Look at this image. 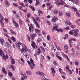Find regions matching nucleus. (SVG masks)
Segmentation results:
<instances>
[{
    "mask_svg": "<svg viewBox=\"0 0 80 80\" xmlns=\"http://www.w3.org/2000/svg\"><path fill=\"white\" fill-rule=\"evenodd\" d=\"M68 34H66L65 35L64 37L63 38V39L64 40H65L67 38H68Z\"/></svg>",
    "mask_w": 80,
    "mask_h": 80,
    "instance_id": "72a5a7b5",
    "label": "nucleus"
},
{
    "mask_svg": "<svg viewBox=\"0 0 80 80\" xmlns=\"http://www.w3.org/2000/svg\"><path fill=\"white\" fill-rule=\"evenodd\" d=\"M57 28H58V26H55V27H54L52 28V32H54V30L55 31V30H56L57 31V29H57Z\"/></svg>",
    "mask_w": 80,
    "mask_h": 80,
    "instance_id": "6ab92c4d",
    "label": "nucleus"
},
{
    "mask_svg": "<svg viewBox=\"0 0 80 80\" xmlns=\"http://www.w3.org/2000/svg\"><path fill=\"white\" fill-rule=\"evenodd\" d=\"M8 75L9 77H12V73L11 72H9Z\"/></svg>",
    "mask_w": 80,
    "mask_h": 80,
    "instance_id": "79ce46f5",
    "label": "nucleus"
},
{
    "mask_svg": "<svg viewBox=\"0 0 80 80\" xmlns=\"http://www.w3.org/2000/svg\"><path fill=\"white\" fill-rule=\"evenodd\" d=\"M56 30L57 32H63V30H62L61 28H60L59 29H57Z\"/></svg>",
    "mask_w": 80,
    "mask_h": 80,
    "instance_id": "37998d69",
    "label": "nucleus"
},
{
    "mask_svg": "<svg viewBox=\"0 0 80 80\" xmlns=\"http://www.w3.org/2000/svg\"><path fill=\"white\" fill-rule=\"evenodd\" d=\"M71 50L72 52H73V53H75V49H74V48H72L71 49Z\"/></svg>",
    "mask_w": 80,
    "mask_h": 80,
    "instance_id": "774afa93",
    "label": "nucleus"
},
{
    "mask_svg": "<svg viewBox=\"0 0 80 80\" xmlns=\"http://www.w3.org/2000/svg\"><path fill=\"white\" fill-rule=\"evenodd\" d=\"M11 68H12L13 71H15V67H14V66H13V65H11Z\"/></svg>",
    "mask_w": 80,
    "mask_h": 80,
    "instance_id": "c756f323",
    "label": "nucleus"
},
{
    "mask_svg": "<svg viewBox=\"0 0 80 80\" xmlns=\"http://www.w3.org/2000/svg\"><path fill=\"white\" fill-rule=\"evenodd\" d=\"M74 63H75V65H77V66H78V64L79 63L78 61H75Z\"/></svg>",
    "mask_w": 80,
    "mask_h": 80,
    "instance_id": "2f4dec72",
    "label": "nucleus"
},
{
    "mask_svg": "<svg viewBox=\"0 0 80 80\" xmlns=\"http://www.w3.org/2000/svg\"><path fill=\"white\" fill-rule=\"evenodd\" d=\"M19 22L21 24H22L23 23V21L22 20L19 19Z\"/></svg>",
    "mask_w": 80,
    "mask_h": 80,
    "instance_id": "e2e57ef3",
    "label": "nucleus"
},
{
    "mask_svg": "<svg viewBox=\"0 0 80 80\" xmlns=\"http://www.w3.org/2000/svg\"><path fill=\"white\" fill-rule=\"evenodd\" d=\"M2 57L3 60H4L5 61H6V60H7V59H8V55L7 54L6 55V56L5 55H3Z\"/></svg>",
    "mask_w": 80,
    "mask_h": 80,
    "instance_id": "20e7f679",
    "label": "nucleus"
},
{
    "mask_svg": "<svg viewBox=\"0 0 80 80\" xmlns=\"http://www.w3.org/2000/svg\"><path fill=\"white\" fill-rule=\"evenodd\" d=\"M80 21V19H78L76 20L75 21V22L76 23H77V24H78V23H79V22Z\"/></svg>",
    "mask_w": 80,
    "mask_h": 80,
    "instance_id": "8fccbe9b",
    "label": "nucleus"
},
{
    "mask_svg": "<svg viewBox=\"0 0 80 80\" xmlns=\"http://www.w3.org/2000/svg\"><path fill=\"white\" fill-rule=\"evenodd\" d=\"M5 47L7 48H9L10 47V43L8 42H7L5 43Z\"/></svg>",
    "mask_w": 80,
    "mask_h": 80,
    "instance_id": "aec40b11",
    "label": "nucleus"
},
{
    "mask_svg": "<svg viewBox=\"0 0 80 80\" xmlns=\"http://www.w3.org/2000/svg\"><path fill=\"white\" fill-rule=\"evenodd\" d=\"M69 34H70V35H72L73 34V32L72 31H70L69 32Z\"/></svg>",
    "mask_w": 80,
    "mask_h": 80,
    "instance_id": "864d4df0",
    "label": "nucleus"
},
{
    "mask_svg": "<svg viewBox=\"0 0 80 80\" xmlns=\"http://www.w3.org/2000/svg\"><path fill=\"white\" fill-rule=\"evenodd\" d=\"M42 80H48L47 78H46L44 76L42 77Z\"/></svg>",
    "mask_w": 80,
    "mask_h": 80,
    "instance_id": "c03bdc74",
    "label": "nucleus"
},
{
    "mask_svg": "<svg viewBox=\"0 0 80 80\" xmlns=\"http://www.w3.org/2000/svg\"><path fill=\"white\" fill-rule=\"evenodd\" d=\"M15 17L17 18L18 19H20V16H19V15L16 14L15 15Z\"/></svg>",
    "mask_w": 80,
    "mask_h": 80,
    "instance_id": "c85d7f7f",
    "label": "nucleus"
},
{
    "mask_svg": "<svg viewBox=\"0 0 80 80\" xmlns=\"http://www.w3.org/2000/svg\"><path fill=\"white\" fill-rule=\"evenodd\" d=\"M31 46L32 47V48L33 49H35V45H36L35 44V43L33 41L31 44Z\"/></svg>",
    "mask_w": 80,
    "mask_h": 80,
    "instance_id": "6e6552de",
    "label": "nucleus"
},
{
    "mask_svg": "<svg viewBox=\"0 0 80 80\" xmlns=\"http://www.w3.org/2000/svg\"><path fill=\"white\" fill-rule=\"evenodd\" d=\"M2 29L5 33H6V32H7V30L6 29H5L4 28H3Z\"/></svg>",
    "mask_w": 80,
    "mask_h": 80,
    "instance_id": "69168bd1",
    "label": "nucleus"
},
{
    "mask_svg": "<svg viewBox=\"0 0 80 80\" xmlns=\"http://www.w3.org/2000/svg\"><path fill=\"white\" fill-rule=\"evenodd\" d=\"M4 20L6 23H8V18H5L4 19Z\"/></svg>",
    "mask_w": 80,
    "mask_h": 80,
    "instance_id": "680f3d73",
    "label": "nucleus"
},
{
    "mask_svg": "<svg viewBox=\"0 0 80 80\" xmlns=\"http://www.w3.org/2000/svg\"><path fill=\"white\" fill-rule=\"evenodd\" d=\"M0 42L1 43L2 45H3L5 44V41L2 38H0Z\"/></svg>",
    "mask_w": 80,
    "mask_h": 80,
    "instance_id": "f8f14e48",
    "label": "nucleus"
},
{
    "mask_svg": "<svg viewBox=\"0 0 80 80\" xmlns=\"http://www.w3.org/2000/svg\"><path fill=\"white\" fill-rule=\"evenodd\" d=\"M11 62L12 64L13 65H14L15 63V59H11Z\"/></svg>",
    "mask_w": 80,
    "mask_h": 80,
    "instance_id": "a878e982",
    "label": "nucleus"
},
{
    "mask_svg": "<svg viewBox=\"0 0 80 80\" xmlns=\"http://www.w3.org/2000/svg\"><path fill=\"white\" fill-rule=\"evenodd\" d=\"M40 4V2H39V1L38 0H36V2L35 4L36 6H37L38 5Z\"/></svg>",
    "mask_w": 80,
    "mask_h": 80,
    "instance_id": "393cba45",
    "label": "nucleus"
},
{
    "mask_svg": "<svg viewBox=\"0 0 80 80\" xmlns=\"http://www.w3.org/2000/svg\"><path fill=\"white\" fill-rule=\"evenodd\" d=\"M55 47L57 49H58V50H60V51H61V49L59 47H58H58H57V45H55Z\"/></svg>",
    "mask_w": 80,
    "mask_h": 80,
    "instance_id": "e433bc0d",
    "label": "nucleus"
},
{
    "mask_svg": "<svg viewBox=\"0 0 80 80\" xmlns=\"http://www.w3.org/2000/svg\"><path fill=\"white\" fill-rule=\"evenodd\" d=\"M38 51L37 52V55H39L40 53H42V52L41 51V50H40V49L39 48H38Z\"/></svg>",
    "mask_w": 80,
    "mask_h": 80,
    "instance_id": "f3484780",
    "label": "nucleus"
},
{
    "mask_svg": "<svg viewBox=\"0 0 80 80\" xmlns=\"http://www.w3.org/2000/svg\"><path fill=\"white\" fill-rule=\"evenodd\" d=\"M30 36L32 38V40H34V36L36 37V34L35 33H34L32 34H31Z\"/></svg>",
    "mask_w": 80,
    "mask_h": 80,
    "instance_id": "1a4fd4ad",
    "label": "nucleus"
},
{
    "mask_svg": "<svg viewBox=\"0 0 80 80\" xmlns=\"http://www.w3.org/2000/svg\"><path fill=\"white\" fill-rule=\"evenodd\" d=\"M28 2L30 4H31V3H32V2H33L32 0H28Z\"/></svg>",
    "mask_w": 80,
    "mask_h": 80,
    "instance_id": "6e6d98bb",
    "label": "nucleus"
},
{
    "mask_svg": "<svg viewBox=\"0 0 80 80\" xmlns=\"http://www.w3.org/2000/svg\"><path fill=\"white\" fill-rule=\"evenodd\" d=\"M73 34H74V36L75 37H77V35H78V32H79V30L78 29H74L73 30Z\"/></svg>",
    "mask_w": 80,
    "mask_h": 80,
    "instance_id": "f257e3e1",
    "label": "nucleus"
},
{
    "mask_svg": "<svg viewBox=\"0 0 80 80\" xmlns=\"http://www.w3.org/2000/svg\"><path fill=\"white\" fill-rule=\"evenodd\" d=\"M66 15H67V16L68 17H71V15H70V14L69 13H68V12H66Z\"/></svg>",
    "mask_w": 80,
    "mask_h": 80,
    "instance_id": "4c0bfd02",
    "label": "nucleus"
},
{
    "mask_svg": "<svg viewBox=\"0 0 80 80\" xmlns=\"http://www.w3.org/2000/svg\"><path fill=\"white\" fill-rule=\"evenodd\" d=\"M3 55V51H2V50L0 49V56H2Z\"/></svg>",
    "mask_w": 80,
    "mask_h": 80,
    "instance_id": "ea45409f",
    "label": "nucleus"
},
{
    "mask_svg": "<svg viewBox=\"0 0 80 80\" xmlns=\"http://www.w3.org/2000/svg\"><path fill=\"white\" fill-rule=\"evenodd\" d=\"M59 55V54H58L56 53V57L59 59V60H60V61H62V58L58 56Z\"/></svg>",
    "mask_w": 80,
    "mask_h": 80,
    "instance_id": "dca6fc26",
    "label": "nucleus"
},
{
    "mask_svg": "<svg viewBox=\"0 0 80 80\" xmlns=\"http://www.w3.org/2000/svg\"><path fill=\"white\" fill-rule=\"evenodd\" d=\"M21 52L22 53L25 52V48H22L21 50Z\"/></svg>",
    "mask_w": 80,
    "mask_h": 80,
    "instance_id": "58836bf2",
    "label": "nucleus"
},
{
    "mask_svg": "<svg viewBox=\"0 0 80 80\" xmlns=\"http://www.w3.org/2000/svg\"><path fill=\"white\" fill-rule=\"evenodd\" d=\"M23 78H24V79H27V76H23Z\"/></svg>",
    "mask_w": 80,
    "mask_h": 80,
    "instance_id": "338daca9",
    "label": "nucleus"
},
{
    "mask_svg": "<svg viewBox=\"0 0 80 80\" xmlns=\"http://www.w3.org/2000/svg\"><path fill=\"white\" fill-rule=\"evenodd\" d=\"M41 57L42 59H43V60H45V57L42 55H41Z\"/></svg>",
    "mask_w": 80,
    "mask_h": 80,
    "instance_id": "bf43d9fd",
    "label": "nucleus"
},
{
    "mask_svg": "<svg viewBox=\"0 0 80 80\" xmlns=\"http://www.w3.org/2000/svg\"><path fill=\"white\" fill-rule=\"evenodd\" d=\"M29 7H30V8L32 10V11H35V8H34V7H33V6L32 7V6L30 5Z\"/></svg>",
    "mask_w": 80,
    "mask_h": 80,
    "instance_id": "bb28decb",
    "label": "nucleus"
},
{
    "mask_svg": "<svg viewBox=\"0 0 80 80\" xmlns=\"http://www.w3.org/2000/svg\"><path fill=\"white\" fill-rule=\"evenodd\" d=\"M18 45H23V43H21L20 42H18Z\"/></svg>",
    "mask_w": 80,
    "mask_h": 80,
    "instance_id": "052dcab7",
    "label": "nucleus"
},
{
    "mask_svg": "<svg viewBox=\"0 0 80 80\" xmlns=\"http://www.w3.org/2000/svg\"><path fill=\"white\" fill-rule=\"evenodd\" d=\"M65 23L66 25H72V23L70 21H65Z\"/></svg>",
    "mask_w": 80,
    "mask_h": 80,
    "instance_id": "9d476101",
    "label": "nucleus"
},
{
    "mask_svg": "<svg viewBox=\"0 0 80 80\" xmlns=\"http://www.w3.org/2000/svg\"><path fill=\"white\" fill-rule=\"evenodd\" d=\"M61 2L60 3L59 2H58L56 4L58 6H60V5H63V0H61Z\"/></svg>",
    "mask_w": 80,
    "mask_h": 80,
    "instance_id": "423d86ee",
    "label": "nucleus"
},
{
    "mask_svg": "<svg viewBox=\"0 0 80 80\" xmlns=\"http://www.w3.org/2000/svg\"><path fill=\"white\" fill-rule=\"evenodd\" d=\"M68 47L66 45H64V50H68Z\"/></svg>",
    "mask_w": 80,
    "mask_h": 80,
    "instance_id": "c9c22d12",
    "label": "nucleus"
},
{
    "mask_svg": "<svg viewBox=\"0 0 80 80\" xmlns=\"http://www.w3.org/2000/svg\"><path fill=\"white\" fill-rule=\"evenodd\" d=\"M0 19L1 20H3L4 18L1 14H0Z\"/></svg>",
    "mask_w": 80,
    "mask_h": 80,
    "instance_id": "f704fd0d",
    "label": "nucleus"
},
{
    "mask_svg": "<svg viewBox=\"0 0 80 80\" xmlns=\"http://www.w3.org/2000/svg\"><path fill=\"white\" fill-rule=\"evenodd\" d=\"M71 8H72V9H73V10H74V11L76 12H77V8H75V7H71Z\"/></svg>",
    "mask_w": 80,
    "mask_h": 80,
    "instance_id": "7c9ffc66",
    "label": "nucleus"
},
{
    "mask_svg": "<svg viewBox=\"0 0 80 80\" xmlns=\"http://www.w3.org/2000/svg\"><path fill=\"white\" fill-rule=\"evenodd\" d=\"M68 71H69V75H71V74H72V71H71L70 69L68 70Z\"/></svg>",
    "mask_w": 80,
    "mask_h": 80,
    "instance_id": "de8ad7c7",
    "label": "nucleus"
},
{
    "mask_svg": "<svg viewBox=\"0 0 80 80\" xmlns=\"http://www.w3.org/2000/svg\"><path fill=\"white\" fill-rule=\"evenodd\" d=\"M59 16L60 17H61V16L63 15V12H62L59 11Z\"/></svg>",
    "mask_w": 80,
    "mask_h": 80,
    "instance_id": "a18cd8bd",
    "label": "nucleus"
},
{
    "mask_svg": "<svg viewBox=\"0 0 80 80\" xmlns=\"http://www.w3.org/2000/svg\"><path fill=\"white\" fill-rule=\"evenodd\" d=\"M58 13V10H55L54 11V13L55 14H57Z\"/></svg>",
    "mask_w": 80,
    "mask_h": 80,
    "instance_id": "603ef678",
    "label": "nucleus"
},
{
    "mask_svg": "<svg viewBox=\"0 0 80 80\" xmlns=\"http://www.w3.org/2000/svg\"><path fill=\"white\" fill-rule=\"evenodd\" d=\"M35 16L36 21H39V22H40V18H39V17H38V16L35 14Z\"/></svg>",
    "mask_w": 80,
    "mask_h": 80,
    "instance_id": "ddd939ff",
    "label": "nucleus"
},
{
    "mask_svg": "<svg viewBox=\"0 0 80 80\" xmlns=\"http://www.w3.org/2000/svg\"><path fill=\"white\" fill-rule=\"evenodd\" d=\"M37 74L40 75H45V73L43 72H37Z\"/></svg>",
    "mask_w": 80,
    "mask_h": 80,
    "instance_id": "412c9836",
    "label": "nucleus"
},
{
    "mask_svg": "<svg viewBox=\"0 0 80 80\" xmlns=\"http://www.w3.org/2000/svg\"><path fill=\"white\" fill-rule=\"evenodd\" d=\"M66 68L67 70H69V66L68 65H66Z\"/></svg>",
    "mask_w": 80,
    "mask_h": 80,
    "instance_id": "0e129e2a",
    "label": "nucleus"
},
{
    "mask_svg": "<svg viewBox=\"0 0 80 80\" xmlns=\"http://www.w3.org/2000/svg\"><path fill=\"white\" fill-rule=\"evenodd\" d=\"M40 48H41V50H42V52H45V48L43 46H40Z\"/></svg>",
    "mask_w": 80,
    "mask_h": 80,
    "instance_id": "5701e85b",
    "label": "nucleus"
},
{
    "mask_svg": "<svg viewBox=\"0 0 80 80\" xmlns=\"http://www.w3.org/2000/svg\"><path fill=\"white\" fill-rule=\"evenodd\" d=\"M47 39L48 40H49L50 39V35H48L47 36Z\"/></svg>",
    "mask_w": 80,
    "mask_h": 80,
    "instance_id": "09e8293b",
    "label": "nucleus"
},
{
    "mask_svg": "<svg viewBox=\"0 0 80 80\" xmlns=\"http://www.w3.org/2000/svg\"><path fill=\"white\" fill-rule=\"evenodd\" d=\"M5 3H6V5H7V6H9L10 5V3L7 0H5Z\"/></svg>",
    "mask_w": 80,
    "mask_h": 80,
    "instance_id": "b1692460",
    "label": "nucleus"
},
{
    "mask_svg": "<svg viewBox=\"0 0 80 80\" xmlns=\"http://www.w3.org/2000/svg\"><path fill=\"white\" fill-rule=\"evenodd\" d=\"M2 71L3 72V73L4 74H5V75H7V72L5 71V68H2Z\"/></svg>",
    "mask_w": 80,
    "mask_h": 80,
    "instance_id": "4468645a",
    "label": "nucleus"
},
{
    "mask_svg": "<svg viewBox=\"0 0 80 80\" xmlns=\"http://www.w3.org/2000/svg\"><path fill=\"white\" fill-rule=\"evenodd\" d=\"M32 18L33 19V20L34 23H35V22H37L36 20H35V18H34V17H32Z\"/></svg>",
    "mask_w": 80,
    "mask_h": 80,
    "instance_id": "3c124183",
    "label": "nucleus"
},
{
    "mask_svg": "<svg viewBox=\"0 0 80 80\" xmlns=\"http://www.w3.org/2000/svg\"><path fill=\"white\" fill-rule=\"evenodd\" d=\"M11 40H13V41L14 42H16V40L15 39V38L13 37H12L11 38Z\"/></svg>",
    "mask_w": 80,
    "mask_h": 80,
    "instance_id": "473e14b6",
    "label": "nucleus"
},
{
    "mask_svg": "<svg viewBox=\"0 0 80 80\" xmlns=\"http://www.w3.org/2000/svg\"><path fill=\"white\" fill-rule=\"evenodd\" d=\"M22 48H25L27 47V46L25 45L24 44L22 43Z\"/></svg>",
    "mask_w": 80,
    "mask_h": 80,
    "instance_id": "4d7b16f0",
    "label": "nucleus"
},
{
    "mask_svg": "<svg viewBox=\"0 0 80 80\" xmlns=\"http://www.w3.org/2000/svg\"><path fill=\"white\" fill-rule=\"evenodd\" d=\"M13 4L14 7H18V4H16L15 2L13 3Z\"/></svg>",
    "mask_w": 80,
    "mask_h": 80,
    "instance_id": "5fc2aeb1",
    "label": "nucleus"
},
{
    "mask_svg": "<svg viewBox=\"0 0 80 80\" xmlns=\"http://www.w3.org/2000/svg\"><path fill=\"white\" fill-rule=\"evenodd\" d=\"M35 31L36 33H39V32H40V30L38 29H36L35 30Z\"/></svg>",
    "mask_w": 80,
    "mask_h": 80,
    "instance_id": "a19ab883",
    "label": "nucleus"
},
{
    "mask_svg": "<svg viewBox=\"0 0 80 80\" xmlns=\"http://www.w3.org/2000/svg\"><path fill=\"white\" fill-rule=\"evenodd\" d=\"M57 20H58V18L56 16H54L52 19V22H57Z\"/></svg>",
    "mask_w": 80,
    "mask_h": 80,
    "instance_id": "39448f33",
    "label": "nucleus"
},
{
    "mask_svg": "<svg viewBox=\"0 0 80 80\" xmlns=\"http://www.w3.org/2000/svg\"><path fill=\"white\" fill-rule=\"evenodd\" d=\"M33 28V25L31 24L30 25V26L29 27V31L30 32H32V28Z\"/></svg>",
    "mask_w": 80,
    "mask_h": 80,
    "instance_id": "a211bd4d",
    "label": "nucleus"
},
{
    "mask_svg": "<svg viewBox=\"0 0 80 80\" xmlns=\"http://www.w3.org/2000/svg\"><path fill=\"white\" fill-rule=\"evenodd\" d=\"M26 72L27 75H32V73H31V72H30V71H26Z\"/></svg>",
    "mask_w": 80,
    "mask_h": 80,
    "instance_id": "cd10ccee",
    "label": "nucleus"
},
{
    "mask_svg": "<svg viewBox=\"0 0 80 80\" xmlns=\"http://www.w3.org/2000/svg\"><path fill=\"white\" fill-rule=\"evenodd\" d=\"M51 69L52 71L51 72L52 74L53 77H55V70H54V69L53 68H51Z\"/></svg>",
    "mask_w": 80,
    "mask_h": 80,
    "instance_id": "7ed1b4c3",
    "label": "nucleus"
},
{
    "mask_svg": "<svg viewBox=\"0 0 80 80\" xmlns=\"http://www.w3.org/2000/svg\"><path fill=\"white\" fill-rule=\"evenodd\" d=\"M12 22L14 24L15 28H18V23L17 22H16V21H15V20H13Z\"/></svg>",
    "mask_w": 80,
    "mask_h": 80,
    "instance_id": "f03ea898",
    "label": "nucleus"
},
{
    "mask_svg": "<svg viewBox=\"0 0 80 80\" xmlns=\"http://www.w3.org/2000/svg\"><path fill=\"white\" fill-rule=\"evenodd\" d=\"M70 2H72L73 3H75V4L78 3V1L77 0H69Z\"/></svg>",
    "mask_w": 80,
    "mask_h": 80,
    "instance_id": "2eb2a0df",
    "label": "nucleus"
},
{
    "mask_svg": "<svg viewBox=\"0 0 80 80\" xmlns=\"http://www.w3.org/2000/svg\"><path fill=\"white\" fill-rule=\"evenodd\" d=\"M76 14H77V15H78V17H80V13H78V11H77L76 12Z\"/></svg>",
    "mask_w": 80,
    "mask_h": 80,
    "instance_id": "13d9d810",
    "label": "nucleus"
},
{
    "mask_svg": "<svg viewBox=\"0 0 80 80\" xmlns=\"http://www.w3.org/2000/svg\"><path fill=\"white\" fill-rule=\"evenodd\" d=\"M34 23H35V24H36V27H37L38 28H40V26L39 24H38V23H37V21L34 22Z\"/></svg>",
    "mask_w": 80,
    "mask_h": 80,
    "instance_id": "4be33fe9",
    "label": "nucleus"
},
{
    "mask_svg": "<svg viewBox=\"0 0 80 80\" xmlns=\"http://www.w3.org/2000/svg\"><path fill=\"white\" fill-rule=\"evenodd\" d=\"M29 51V50H28V48H27V47L24 48V51H25V52H28V51Z\"/></svg>",
    "mask_w": 80,
    "mask_h": 80,
    "instance_id": "49530a36",
    "label": "nucleus"
},
{
    "mask_svg": "<svg viewBox=\"0 0 80 80\" xmlns=\"http://www.w3.org/2000/svg\"><path fill=\"white\" fill-rule=\"evenodd\" d=\"M27 62L28 65H29L30 66V67L31 69H33L34 68L33 67V66L32 65V64L31 63V62H30V61H27Z\"/></svg>",
    "mask_w": 80,
    "mask_h": 80,
    "instance_id": "0eeeda50",
    "label": "nucleus"
},
{
    "mask_svg": "<svg viewBox=\"0 0 80 80\" xmlns=\"http://www.w3.org/2000/svg\"><path fill=\"white\" fill-rule=\"evenodd\" d=\"M30 60L31 65H32V67H33V68H34V67H35V64L33 63V60L32 58L30 59Z\"/></svg>",
    "mask_w": 80,
    "mask_h": 80,
    "instance_id": "9b49d317",
    "label": "nucleus"
}]
</instances>
